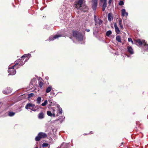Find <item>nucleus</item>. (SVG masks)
Listing matches in <instances>:
<instances>
[{
  "instance_id": "f257e3e1",
  "label": "nucleus",
  "mask_w": 148,
  "mask_h": 148,
  "mask_svg": "<svg viewBox=\"0 0 148 148\" xmlns=\"http://www.w3.org/2000/svg\"><path fill=\"white\" fill-rule=\"evenodd\" d=\"M72 34L73 37L79 41H82L83 40V35L82 34L78 31L77 30L73 31Z\"/></svg>"
},
{
  "instance_id": "f03ea898",
  "label": "nucleus",
  "mask_w": 148,
  "mask_h": 148,
  "mask_svg": "<svg viewBox=\"0 0 148 148\" xmlns=\"http://www.w3.org/2000/svg\"><path fill=\"white\" fill-rule=\"evenodd\" d=\"M25 108L27 109H29L34 111H36L38 109V108H37L34 104L30 103H27L26 105Z\"/></svg>"
},
{
  "instance_id": "7ed1b4c3",
  "label": "nucleus",
  "mask_w": 148,
  "mask_h": 148,
  "mask_svg": "<svg viewBox=\"0 0 148 148\" xmlns=\"http://www.w3.org/2000/svg\"><path fill=\"white\" fill-rule=\"evenodd\" d=\"M47 136V135L45 133L40 132L38 133V136L36 137L35 139L36 141H39L41 138H46Z\"/></svg>"
},
{
  "instance_id": "20e7f679",
  "label": "nucleus",
  "mask_w": 148,
  "mask_h": 148,
  "mask_svg": "<svg viewBox=\"0 0 148 148\" xmlns=\"http://www.w3.org/2000/svg\"><path fill=\"white\" fill-rule=\"evenodd\" d=\"M16 66L17 64L16 63L13 66L9 68L8 70V72L9 73V75H14L16 74V71L14 68H16Z\"/></svg>"
},
{
  "instance_id": "39448f33",
  "label": "nucleus",
  "mask_w": 148,
  "mask_h": 148,
  "mask_svg": "<svg viewBox=\"0 0 148 148\" xmlns=\"http://www.w3.org/2000/svg\"><path fill=\"white\" fill-rule=\"evenodd\" d=\"M84 0H77L75 1V7L76 8L79 9L82 7V5L83 3Z\"/></svg>"
},
{
  "instance_id": "423d86ee",
  "label": "nucleus",
  "mask_w": 148,
  "mask_h": 148,
  "mask_svg": "<svg viewBox=\"0 0 148 148\" xmlns=\"http://www.w3.org/2000/svg\"><path fill=\"white\" fill-rule=\"evenodd\" d=\"M92 6L93 10H95L97 5V0H92Z\"/></svg>"
},
{
  "instance_id": "0eeeda50",
  "label": "nucleus",
  "mask_w": 148,
  "mask_h": 148,
  "mask_svg": "<svg viewBox=\"0 0 148 148\" xmlns=\"http://www.w3.org/2000/svg\"><path fill=\"white\" fill-rule=\"evenodd\" d=\"M94 17L95 25L97 24L101 25L103 21L102 20L100 19L99 18H96V17L95 15H94Z\"/></svg>"
},
{
  "instance_id": "6e6552de",
  "label": "nucleus",
  "mask_w": 148,
  "mask_h": 148,
  "mask_svg": "<svg viewBox=\"0 0 148 148\" xmlns=\"http://www.w3.org/2000/svg\"><path fill=\"white\" fill-rule=\"evenodd\" d=\"M62 35L60 34L56 35H55L53 37H49V40L51 41L53 40L56 38H58L60 37H61Z\"/></svg>"
},
{
  "instance_id": "1a4fd4ad",
  "label": "nucleus",
  "mask_w": 148,
  "mask_h": 148,
  "mask_svg": "<svg viewBox=\"0 0 148 148\" xmlns=\"http://www.w3.org/2000/svg\"><path fill=\"white\" fill-rule=\"evenodd\" d=\"M114 27L116 33L117 34H120L121 33L118 27L117 26L116 24V23H115L114 24Z\"/></svg>"
},
{
  "instance_id": "9d476101",
  "label": "nucleus",
  "mask_w": 148,
  "mask_h": 148,
  "mask_svg": "<svg viewBox=\"0 0 148 148\" xmlns=\"http://www.w3.org/2000/svg\"><path fill=\"white\" fill-rule=\"evenodd\" d=\"M53 112H52V113L50 111H47V114L48 115L50 116H53L54 117L55 116V114L54 113V109H53Z\"/></svg>"
},
{
  "instance_id": "9b49d317",
  "label": "nucleus",
  "mask_w": 148,
  "mask_h": 148,
  "mask_svg": "<svg viewBox=\"0 0 148 148\" xmlns=\"http://www.w3.org/2000/svg\"><path fill=\"white\" fill-rule=\"evenodd\" d=\"M81 10L84 12H86L88 10V8L87 6L84 5L81 7Z\"/></svg>"
},
{
  "instance_id": "f8f14e48",
  "label": "nucleus",
  "mask_w": 148,
  "mask_h": 148,
  "mask_svg": "<svg viewBox=\"0 0 148 148\" xmlns=\"http://www.w3.org/2000/svg\"><path fill=\"white\" fill-rule=\"evenodd\" d=\"M127 51L131 54H132L134 53L133 49L132 47L130 46H128L127 47Z\"/></svg>"
},
{
  "instance_id": "ddd939ff",
  "label": "nucleus",
  "mask_w": 148,
  "mask_h": 148,
  "mask_svg": "<svg viewBox=\"0 0 148 148\" xmlns=\"http://www.w3.org/2000/svg\"><path fill=\"white\" fill-rule=\"evenodd\" d=\"M128 15L127 12H126L125 9H123L121 10V16H127Z\"/></svg>"
},
{
  "instance_id": "4468645a",
  "label": "nucleus",
  "mask_w": 148,
  "mask_h": 148,
  "mask_svg": "<svg viewBox=\"0 0 148 148\" xmlns=\"http://www.w3.org/2000/svg\"><path fill=\"white\" fill-rule=\"evenodd\" d=\"M108 18L109 21H111L113 19L112 14L110 13L108 14Z\"/></svg>"
},
{
  "instance_id": "2eb2a0df",
  "label": "nucleus",
  "mask_w": 148,
  "mask_h": 148,
  "mask_svg": "<svg viewBox=\"0 0 148 148\" xmlns=\"http://www.w3.org/2000/svg\"><path fill=\"white\" fill-rule=\"evenodd\" d=\"M52 88L51 86H49L46 89V92H49L52 89Z\"/></svg>"
},
{
  "instance_id": "dca6fc26",
  "label": "nucleus",
  "mask_w": 148,
  "mask_h": 148,
  "mask_svg": "<svg viewBox=\"0 0 148 148\" xmlns=\"http://www.w3.org/2000/svg\"><path fill=\"white\" fill-rule=\"evenodd\" d=\"M116 39L117 41L119 42H121V37L120 36H116Z\"/></svg>"
},
{
  "instance_id": "f3484780",
  "label": "nucleus",
  "mask_w": 148,
  "mask_h": 148,
  "mask_svg": "<svg viewBox=\"0 0 148 148\" xmlns=\"http://www.w3.org/2000/svg\"><path fill=\"white\" fill-rule=\"evenodd\" d=\"M38 117L39 119H42L44 117V114L42 112H40L38 115Z\"/></svg>"
},
{
  "instance_id": "a211bd4d",
  "label": "nucleus",
  "mask_w": 148,
  "mask_h": 148,
  "mask_svg": "<svg viewBox=\"0 0 148 148\" xmlns=\"http://www.w3.org/2000/svg\"><path fill=\"white\" fill-rule=\"evenodd\" d=\"M107 2H104L103 4L102 5V11H104L105 10V8L107 6Z\"/></svg>"
},
{
  "instance_id": "6ab92c4d",
  "label": "nucleus",
  "mask_w": 148,
  "mask_h": 148,
  "mask_svg": "<svg viewBox=\"0 0 148 148\" xmlns=\"http://www.w3.org/2000/svg\"><path fill=\"white\" fill-rule=\"evenodd\" d=\"M136 42L140 46L142 45H143V41H141V40L139 39L136 40Z\"/></svg>"
},
{
  "instance_id": "aec40b11",
  "label": "nucleus",
  "mask_w": 148,
  "mask_h": 148,
  "mask_svg": "<svg viewBox=\"0 0 148 148\" xmlns=\"http://www.w3.org/2000/svg\"><path fill=\"white\" fill-rule=\"evenodd\" d=\"M36 82V79L33 78L32 79L31 82L30 83V85L31 86V85H33L34 84H35Z\"/></svg>"
},
{
  "instance_id": "412c9836",
  "label": "nucleus",
  "mask_w": 148,
  "mask_h": 148,
  "mask_svg": "<svg viewBox=\"0 0 148 148\" xmlns=\"http://www.w3.org/2000/svg\"><path fill=\"white\" fill-rule=\"evenodd\" d=\"M41 98L40 97H38L37 99V103L38 104H40V103L41 101Z\"/></svg>"
},
{
  "instance_id": "4be33fe9",
  "label": "nucleus",
  "mask_w": 148,
  "mask_h": 148,
  "mask_svg": "<svg viewBox=\"0 0 148 148\" xmlns=\"http://www.w3.org/2000/svg\"><path fill=\"white\" fill-rule=\"evenodd\" d=\"M62 109L61 108H60L58 110V113L57 115V116H58V115H59V114H62Z\"/></svg>"
},
{
  "instance_id": "5701e85b",
  "label": "nucleus",
  "mask_w": 148,
  "mask_h": 148,
  "mask_svg": "<svg viewBox=\"0 0 148 148\" xmlns=\"http://www.w3.org/2000/svg\"><path fill=\"white\" fill-rule=\"evenodd\" d=\"M112 33V32L110 30H109L106 33V35L107 36H109Z\"/></svg>"
},
{
  "instance_id": "b1692460",
  "label": "nucleus",
  "mask_w": 148,
  "mask_h": 148,
  "mask_svg": "<svg viewBox=\"0 0 148 148\" xmlns=\"http://www.w3.org/2000/svg\"><path fill=\"white\" fill-rule=\"evenodd\" d=\"M15 114L14 112H10L8 114V115L9 116H13Z\"/></svg>"
},
{
  "instance_id": "393cba45",
  "label": "nucleus",
  "mask_w": 148,
  "mask_h": 148,
  "mask_svg": "<svg viewBox=\"0 0 148 148\" xmlns=\"http://www.w3.org/2000/svg\"><path fill=\"white\" fill-rule=\"evenodd\" d=\"M48 101L47 100H45L44 103L41 104V105L43 106H45L47 103Z\"/></svg>"
},
{
  "instance_id": "a878e982",
  "label": "nucleus",
  "mask_w": 148,
  "mask_h": 148,
  "mask_svg": "<svg viewBox=\"0 0 148 148\" xmlns=\"http://www.w3.org/2000/svg\"><path fill=\"white\" fill-rule=\"evenodd\" d=\"M43 85L44 84L42 82L40 81L39 82V85L40 87L41 88H42V86H43Z\"/></svg>"
},
{
  "instance_id": "bb28decb",
  "label": "nucleus",
  "mask_w": 148,
  "mask_h": 148,
  "mask_svg": "<svg viewBox=\"0 0 148 148\" xmlns=\"http://www.w3.org/2000/svg\"><path fill=\"white\" fill-rule=\"evenodd\" d=\"M34 95L33 94V93H31L30 94H28V98H29L28 99L29 100V98L33 97Z\"/></svg>"
},
{
  "instance_id": "cd10ccee",
  "label": "nucleus",
  "mask_w": 148,
  "mask_h": 148,
  "mask_svg": "<svg viewBox=\"0 0 148 148\" xmlns=\"http://www.w3.org/2000/svg\"><path fill=\"white\" fill-rule=\"evenodd\" d=\"M7 89H8V91L7 92H12V89H11L10 88V87H8L7 88Z\"/></svg>"
},
{
  "instance_id": "c85d7f7f",
  "label": "nucleus",
  "mask_w": 148,
  "mask_h": 148,
  "mask_svg": "<svg viewBox=\"0 0 148 148\" xmlns=\"http://www.w3.org/2000/svg\"><path fill=\"white\" fill-rule=\"evenodd\" d=\"M119 25H122V21L121 19H119Z\"/></svg>"
},
{
  "instance_id": "c756f323",
  "label": "nucleus",
  "mask_w": 148,
  "mask_h": 148,
  "mask_svg": "<svg viewBox=\"0 0 148 148\" xmlns=\"http://www.w3.org/2000/svg\"><path fill=\"white\" fill-rule=\"evenodd\" d=\"M28 56V55L27 54H25V55H23V56H22V57L21 58V60H22L23 59H24L25 58L27 57Z\"/></svg>"
},
{
  "instance_id": "7c9ffc66",
  "label": "nucleus",
  "mask_w": 148,
  "mask_h": 148,
  "mask_svg": "<svg viewBox=\"0 0 148 148\" xmlns=\"http://www.w3.org/2000/svg\"><path fill=\"white\" fill-rule=\"evenodd\" d=\"M124 4V2L123 1H120L119 3V5H122Z\"/></svg>"
},
{
  "instance_id": "2f4dec72",
  "label": "nucleus",
  "mask_w": 148,
  "mask_h": 148,
  "mask_svg": "<svg viewBox=\"0 0 148 148\" xmlns=\"http://www.w3.org/2000/svg\"><path fill=\"white\" fill-rule=\"evenodd\" d=\"M49 145V144L47 143H43L42 145V146L43 147H47Z\"/></svg>"
},
{
  "instance_id": "473e14b6",
  "label": "nucleus",
  "mask_w": 148,
  "mask_h": 148,
  "mask_svg": "<svg viewBox=\"0 0 148 148\" xmlns=\"http://www.w3.org/2000/svg\"><path fill=\"white\" fill-rule=\"evenodd\" d=\"M21 59H20V60H19L18 61H19V62H21H21H22V63H21H21H20V64H18V63H16V64H17H17H19V65H23V64H24V63H23V62H22V61H21Z\"/></svg>"
},
{
  "instance_id": "72a5a7b5",
  "label": "nucleus",
  "mask_w": 148,
  "mask_h": 148,
  "mask_svg": "<svg viewBox=\"0 0 148 148\" xmlns=\"http://www.w3.org/2000/svg\"><path fill=\"white\" fill-rule=\"evenodd\" d=\"M128 41L129 42H131L132 43V44H133V42L132 41V39L131 38H128Z\"/></svg>"
},
{
  "instance_id": "f704fd0d",
  "label": "nucleus",
  "mask_w": 148,
  "mask_h": 148,
  "mask_svg": "<svg viewBox=\"0 0 148 148\" xmlns=\"http://www.w3.org/2000/svg\"><path fill=\"white\" fill-rule=\"evenodd\" d=\"M145 41V40H144ZM143 44L146 47H148V44L147 43H146L145 41L143 42Z\"/></svg>"
},
{
  "instance_id": "c9c22d12",
  "label": "nucleus",
  "mask_w": 148,
  "mask_h": 148,
  "mask_svg": "<svg viewBox=\"0 0 148 148\" xmlns=\"http://www.w3.org/2000/svg\"><path fill=\"white\" fill-rule=\"evenodd\" d=\"M120 28L122 29L123 30V25H122L120 26Z\"/></svg>"
},
{
  "instance_id": "e433bc0d",
  "label": "nucleus",
  "mask_w": 148,
  "mask_h": 148,
  "mask_svg": "<svg viewBox=\"0 0 148 148\" xmlns=\"http://www.w3.org/2000/svg\"><path fill=\"white\" fill-rule=\"evenodd\" d=\"M85 31H86L87 32H89L90 31V30L89 29H85Z\"/></svg>"
},
{
  "instance_id": "4c0bfd02",
  "label": "nucleus",
  "mask_w": 148,
  "mask_h": 148,
  "mask_svg": "<svg viewBox=\"0 0 148 148\" xmlns=\"http://www.w3.org/2000/svg\"><path fill=\"white\" fill-rule=\"evenodd\" d=\"M112 0H109L108 3L110 4L111 3V2Z\"/></svg>"
},
{
  "instance_id": "58836bf2",
  "label": "nucleus",
  "mask_w": 148,
  "mask_h": 148,
  "mask_svg": "<svg viewBox=\"0 0 148 148\" xmlns=\"http://www.w3.org/2000/svg\"><path fill=\"white\" fill-rule=\"evenodd\" d=\"M104 2H107V0H103Z\"/></svg>"
},
{
  "instance_id": "ea45409f",
  "label": "nucleus",
  "mask_w": 148,
  "mask_h": 148,
  "mask_svg": "<svg viewBox=\"0 0 148 148\" xmlns=\"http://www.w3.org/2000/svg\"><path fill=\"white\" fill-rule=\"evenodd\" d=\"M103 0H100V1L101 2H102Z\"/></svg>"
},
{
  "instance_id": "a19ab883",
  "label": "nucleus",
  "mask_w": 148,
  "mask_h": 148,
  "mask_svg": "<svg viewBox=\"0 0 148 148\" xmlns=\"http://www.w3.org/2000/svg\"><path fill=\"white\" fill-rule=\"evenodd\" d=\"M51 94H53V95L54 94V93H51Z\"/></svg>"
},
{
  "instance_id": "79ce46f5",
  "label": "nucleus",
  "mask_w": 148,
  "mask_h": 148,
  "mask_svg": "<svg viewBox=\"0 0 148 148\" xmlns=\"http://www.w3.org/2000/svg\"><path fill=\"white\" fill-rule=\"evenodd\" d=\"M1 102H0V105H1Z\"/></svg>"
},
{
  "instance_id": "37998d69",
  "label": "nucleus",
  "mask_w": 148,
  "mask_h": 148,
  "mask_svg": "<svg viewBox=\"0 0 148 148\" xmlns=\"http://www.w3.org/2000/svg\"><path fill=\"white\" fill-rule=\"evenodd\" d=\"M58 108H59V107H60V106L58 105Z\"/></svg>"
},
{
  "instance_id": "c03bdc74",
  "label": "nucleus",
  "mask_w": 148,
  "mask_h": 148,
  "mask_svg": "<svg viewBox=\"0 0 148 148\" xmlns=\"http://www.w3.org/2000/svg\"><path fill=\"white\" fill-rule=\"evenodd\" d=\"M34 148H38V147H35Z\"/></svg>"
},
{
  "instance_id": "a18cd8bd",
  "label": "nucleus",
  "mask_w": 148,
  "mask_h": 148,
  "mask_svg": "<svg viewBox=\"0 0 148 148\" xmlns=\"http://www.w3.org/2000/svg\"><path fill=\"white\" fill-rule=\"evenodd\" d=\"M6 93V95H8V93Z\"/></svg>"
},
{
  "instance_id": "49530a36",
  "label": "nucleus",
  "mask_w": 148,
  "mask_h": 148,
  "mask_svg": "<svg viewBox=\"0 0 148 148\" xmlns=\"http://www.w3.org/2000/svg\"><path fill=\"white\" fill-rule=\"evenodd\" d=\"M64 144V143H63L61 145H62Z\"/></svg>"
},
{
  "instance_id": "de8ad7c7",
  "label": "nucleus",
  "mask_w": 148,
  "mask_h": 148,
  "mask_svg": "<svg viewBox=\"0 0 148 148\" xmlns=\"http://www.w3.org/2000/svg\"><path fill=\"white\" fill-rule=\"evenodd\" d=\"M53 108L52 109H53H53H54Z\"/></svg>"
},
{
  "instance_id": "09e8293b",
  "label": "nucleus",
  "mask_w": 148,
  "mask_h": 148,
  "mask_svg": "<svg viewBox=\"0 0 148 148\" xmlns=\"http://www.w3.org/2000/svg\"><path fill=\"white\" fill-rule=\"evenodd\" d=\"M64 118H65V117H63V119H64Z\"/></svg>"
},
{
  "instance_id": "8fccbe9b",
  "label": "nucleus",
  "mask_w": 148,
  "mask_h": 148,
  "mask_svg": "<svg viewBox=\"0 0 148 148\" xmlns=\"http://www.w3.org/2000/svg\"><path fill=\"white\" fill-rule=\"evenodd\" d=\"M18 68V67H16V69Z\"/></svg>"
}]
</instances>
